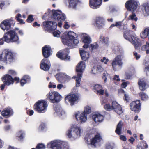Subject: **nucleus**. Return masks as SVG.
<instances>
[{"label": "nucleus", "instance_id": "f257e3e1", "mask_svg": "<svg viewBox=\"0 0 149 149\" xmlns=\"http://www.w3.org/2000/svg\"><path fill=\"white\" fill-rule=\"evenodd\" d=\"M75 33L70 31L64 33L62 36V42L65 45L70 46L73 45V43L76 45L79 43V41L77 39H74Z\"/></svg>", "mask_w": 149, "mask_h": 149}, {"label": "nucleus", "instance_id": "f03ea898", "mask_svg": "<svg viewBox=\"0 0 149 149\" xmlns=\"http://www.w3.org/2000/svg\"><path fill=\"white\" fill-rule=\"evenodd\" d=\"M133 32L130 30H127L124 32L123 36L124 38L134 45L136 49L140 47L142 44L140 40L134 36L132 35Z\"/></svg>", "mask_w": 149, "mask_h": 149}, {"label": "nucleus", "instance_id": "7ed1b4c3", "mask_svg": "<svg viewBox=\"0 0 149 149\" xmlns=\"http://www.w3.org/2000/svg\"><path fill=\"white\" fill-rule=\"evenodd\" d=\"M4 41L9 43L16 42L18 44L19 37L15 31L13 30H10L5 33L3 36Z\"/></svg>", "mask_w": 149, "mask_h": 149}, {"label": "nucleus", "instance_id": "20e7f679", "mask_svg": "<svg viewBox=\"0 0 149 149\" xmlns=\"http://www.w3.org/2000/svg\"><path fill=\"white\" fill-rule=\"evenodd\" d=\"M80 95L78 93H70L65 98V102H68L70 105L72 106L77 104L80 99Z\"/></svg>", "mask_w": 149, "mask_h": 149}, {"label": "nucleus", "instance_id": "39448f33", "mask_svg": "<svg viewBox=\"0 0 149 149\" xmlns=\"http://www.w3.org/2000/svg\"><path fill=\"white\" fill-rule=\"evenodd\" d=\"M48 106L47 102L44 100H39L33 106L34 110L39 113L45 112Z\"/></svg>", "mask_w": 149, "mask_h": 149}, {"label": "nucleus", "instance_id": "423d86ee", "mask_svg": "<svg viewBox=\"0 0 149 149\" xmlns=\"http://www.w3.org/2000/svg\"><path fill=\"white\" fill-rule=\"evenodd\" d=\"M14 60L13 53L7 50H5L0 56V61L4 62H11Z\"/></svg>", "mask_w": 149, "mask_h": 149}, {"label": "nucleus", "instance_id": "0eeeda50", "mask_svg": "<svg viewBox=\"0 0 149 149\" xmlns=\"http://www.w3.org/2000/svg\"><path fill=\"white\" fill-rule=\"evenodd\" d=\"M81 130L80 127L75 125L71 126V128L68 130L67 135L70 138L72 137H77L80 136Z\"/></svg>", "mask_w": 149, "mask_h": 149}, {"label": "nucleus", "instance_id": "6e6552de", "mask_svg": "<svg viewBox=\"0 0 149 149\" xmlns=\"http://www.w3.org/2000/svg\"><path fill=\"white\" fill-rule=\"evenodd\" d=\"M2 81L3 83H5L7 86H9L13 84L14 81L16 83L19 82V79L18 77H15L13 78L11 75H4L2 78Z\"/></svg>", "mask_w": 149, "mask_h": 149}, {"label": "nucleus", "instance_id": "1a4fd4ad", "mask_svg": "<svg viewBox=\"0 0 149 149\" xmlns=\"http://www.w3.org/2000/svg\"><path fill=\"white\" fill-rule=\"evenodd\" d=\"M49 98L51 102L53 103H58L62 99V97L58 92L52 91L49 93Z\"/></svg>", "mask_w": 149, "mask_h": 149}, {"label": "nucleus", "instance_id": "9d476101", "mask_svg": "<svg viewBox=\"0 0 149 149\" xmlns=\"http://www.w3.org/2000/svg\"><path fill=\"white\" fill-rule=\"evenodd\" d=\"M141 103L140 100H136L131 102L130 104V110L136 113H139L141 109Z\"/></svg>", "mask_w": 149, "mask_h": 149}, {"label": "nucleus", "instance_id": "9b49d317", "mask_svg": "<svg viewBox=\"0 0 149 149\" xmlns=\"http://www.w3.org/2000/svg\"><path fill=\"white\" fill-rule=\"evenodd\" d=\"M112 64L113 68L114 70L116 71L120 69L121 68L123 64L121 56L118 55L115 57L113 60Z\"/></svg>", "mask_w": 149, "mask_h": 149}, {"label": "nucleus", "instance_id": "f8f14e48", "mask_svg": "<svg viewBox=\"0 0 149 149\" xmlns=\"http://www.w3.org/2000/svg\"><path fill=\"white\" fill-rule=\"evenodd\" d=\"M139 3L134 0H129L126 2L125 6L127 10L130 11H134L137 8Z\"/></svg>", "mask_w": 149, "mask_h": 149}, {"label": "nucleus", "instance_id": "ddd939ff", "mask_svg": "<svg viewBox=\"0 0 149 149\" xmlns=\"http://www.w3.org/2000/svg\"><path fill=\"white\" fill-rule=\"evenodd\" d=\"M43 25L45 29L51 32L55 30L56 28L57 24L53 22L47 21L43 23Z\"/></svg>", "mask_w": 149, "mask_h": 149}, {"label": "nucleus", "instance_id": "4468645a", "mask_svg": "<svg viewBox=\"0 0 149 149\" xmlns=\"http://www.w3.org/2000/svg\"><path fill=\"white\" fill-rule=\"evenodd\" d=\"M13 23H14V22L11 19H6L1 23L0 27L3 30H8L10 29L11 24Z\"/></svg>", "mask_w": 149, "mask_h": 149}, {"label": "nucleus", "instance_id": "2eb2a0df", "mask_svg": "<svg viewBox=\"0 0 149 149\" xmlns=\"http://www.w3.org/2000/svg\"><path fill=\"white\" fill-rule=\"evenodd\" d=\"M53 17L55 19L64 20L66 17L65 15L61 11L53 10Z\"/></svg>", "mask_w": 149, "mask_h": 149}, {"label": "nucleus", "instance_id": "dca6fc26", "mask_svg": "<svg viewBox=\"0 0 149 149\" xmlns=\"http://www.w3.org/2000/svg\"><path fill=\"white\" fill-rule=\"evenodd\" d=\"M138 84L140 90L142 91L145 90L149 87V85L146 82V79L144 78L140 79L138 80Z\"/></svg>", "mask_w": 149, "mask_h": 149}, {"label": "nucleus", "instance_id": "f3484780", "mask_svg": "<svg viewBox=\"0 0 149 149\" xmlns=\"http://www.w3.org/2000/svg\"><path fill=\"white\" fill-rule=\"evenodd\" d=\"M68 50L65 49L62 52H59L57 54V56L62 60H69L70 59V56L68 55Z\"/></svg>", "mask_w": 149, "mask_h": 149}, {"label": "nucleus", "instance_id": "a211bd4d", "mask_svg": "<svg viewBox=\"0 0 149 149\" xmlns=\"http://www.w3.org/2000/svg\"><path fill=\"white\" fill-rule=\"evenodd\" d=\"M47 147L52 149H62V144L60 142L53 141L47 144Z\"/></svg>", "mask_w": 149, "mask_h": 149}, {"label": "nucleus", "instance_id": "6ab92c4d", "mask_svg": "<svg viewBox=\"0 0 149 149\" xmlns=\"http://www.w3.org/2000/svg\"><path fill=\"white\" fill-rule=\"evenodd\" d=\"M75 117L77 120L80 121L81 123H84L87 120V115L83 112L80 114L79 112L77 111L75 113Z\"/></svg>", "mask_w": 149, "mask_h": 149}, {"label": "nucleus", "instance_id": "aec40b11", "mask_svg": "<svg viewBox=\"0 0 149 149\" xmlns=\"http://www.w3.org/2000/svg\"><path fill=\"white\" fill-rule=\"evenodd\" d=\"M40 68L45 71H47L50 68L51 65L49 60L47 59H43L41 62Z\"/></svg>", "mask_w": 149, "mask_h": 149}, {"label": "nucleus", "instance_id": "412c9836", "mask_svg": "<svg viewBox=\"0 0 149 149\" xmlns=\"http://www.w3.org/2000/svg\"><path fill=\"white\" fill-rule=\"evenodd\" d=\"M95 21L96 26L98 28H101L104 26L105 25V20L102 17H96Z\"/></svg>", "mask_w": 149, "mask_h": 149}, {"label": "nucleus", "instance_id": "4be33fe9", "mask_svg": "<svg viewBox=\"0 0 149 149\" xmlns=\"http://www.w3.org/2000/svg\"><path fill=\"white\" fill-rule=\"evenodd\" d=\"M113 110L119 115H120L123 113L122 108L121 106L116 101H113Z\"/></svg>", "mask_w": 149, "mask_h": 149}, {"label": "nucleus", "instance_id": "5701e85b", "mask_svg": "<svg viewBox=\"0 0 149 149\" xmlns=\"http://www.w3.org/2000/svg\"><path fill=\"white\" fill-rule=\"evenodd\" d=\"M92 118L93 120L97 124L102 122L104 119L103 116L100 113L94 114L92 115Z\"/></svg>", "mask_w": 149, "mask_h": 149}, {"label": "nucleus", "instance_id": "b1692460", "mask_svg": "<svg viewBox=\"0 0 149 149\" xmlns=\"http://www.w3.org/2000/svg\"><path fill=\"white\" fill-rule=\"evenodd\" d=\"M102 0H89V5L93 8L97 9L101 5Z\"/></svg>", "mask_w": 149, "mask_h": 149}, {"label": "nucleus", "instance_id": "393cba45", "mask_svg": "<svg viewBox=\"0 0 149 149\" xmlns=\"http://www.w3.org/2000/svg\"><path fill=\"white\" fill-rule=\"evenodd\" d=\"M51 48L49 45L45 46L42 49V52L44 56L46 58H48L51 54Z\"/></svg>", "mask_w": 149, "mask_h": 149}, {"label": "nucleus", "instance_id": "a878e982", "mask_svg": "<svg viewBox=\"0 0 149 149\" xmlns=\"http://www.w3.org/2000/svg\"><path fill=\"white\" fill-rule=\"evenodd\" d=\"M102 139V137L100 134L97 133L93 138L91 139L90 144L94 145L96 143L101 141Z\"/></svg>", "mask_w": 149, "mask_h": 149}, {"label": "nucleus", "instance_id": "bb28decb", "mask_svg": "<svg viewBox=\"0 0 149 149\" xmlns=\"http://www.w3.org/2000/svg\"><path fill=\"white\" fill-rule=\"evenodd\" d=\"M13 113L11 109L6 108L3 109L1 112V114L3 117L8 118L12 115Z\"/></svg>", "mask_w": 149, "mask_h": 149}, {"label": "nucleus", "instance_id": "cd10ccee", "mask_svg": "<svg viewBox=\"0 0 149 149\" xmlns=\"http://www.w3.org/2000/svg\"><path fill=\"white\" fill-rule=\"evenodd\" d=\"M86 67L85 62L81 61L77 64L76 67V71L77 72L81 73L85 69Z\"/></svg>", "mask_w": 149, "mask_h": 149}, {"label": "nucleus", "instance_id": "c85d7f7f", "mask_svg": "<svg viewBox=\"0 0 149 149\" xmlns=\"http://www.w3.org/2000/svg\"><path fill=\"white\" fill-rule=\"evenodd\" d=\"M31 80L30 77L28 75H25L22 78L19 82H20V85L22 86H23L26 83L30 82Z\"/></svg>", "mask_w": 149, "mask_h": 149}, {"label": "nucleus", "instance_id": "c756f323", "mask_svg": "<svg viewBox=\"0 0 149 149\" xmlns=\"http://www.w3.org/2000/svg\"><path fill=\"white\" fill-rule=\"evenodd\" d=\"M80 53L82 59L84 61L86 60L89 57V54L88 52L81 50L80 51Z\"/></svg>", "mask_w": 149, "mask_h": 149}, {"label": "nucleus", "instance_id": "7c9ffc66", "mask_svg": "<svg viewBox=\"0 0 149 149\" xmlns=\"http://www.w3.org/2000/svg\"><path fill=\"white\" fill-rule=\"evenodd\" d=\"M24 135V133L22 130H20L17 133L16 136L19 141H22L23 140Z\"/></svg>", "mask_w": 149, "mask_h": 149}, {"label": "nucleus", "instance_id": "2f4dec72", "mask_svg": "<svg viewBox=\"0 0 149 149\" xmlns=\"http://www.w3.org/2000/svg\"><path fill=\"white\" fill-rule=\"evenodd\" d=\"M77 76H74L72 77L76 80V86L77 87H79L81 85L80 81L82 77V75H77Z\"/></svg>", "mask_w": 149, "mask_h": 149}, {"label": "nucleus", "instance_id": "473e14b6", "mask_svg": "<svg viewBox=\"0 0 149 149\" xmlns=\"http://www.w3.org/2000/svg\"><path fill=\"white\" fill-rule=\"evenodd\" d=\"M123 125L122 121H120L117 125L115 132L118 135H120L121 134Z\"/></svg>", "mask_w": 149, "mask_h": 149}, {"label": "nucleus", "instance_id": "72a5a7b5", "mask_svg": "<svg viewBox=\"0 0 149 149\" xmlns=\"http://www.w3.org/2000/svg\"><path fill=\"white\" fill-rule=\"evenodd\" d=\"M149 33V29L148 28H146L141 33V37L142 38H145L148 36Z\"/></svg>", "mask_w": 149, "mask_h": 149}, {"label": "nucleus", "instance_id": "f704fd0d", "mask_svg": "<svg viewBox=\"0 0 149 149\" xmlns=\"http://www.w3.org/2000/svg\"><path fill=\"white\" fill-rule=\"evenodd\" d=\"M138 95L142 100H145L148 99V95L143 92L142 91L139 93Z\"/></svg>", "mask_w": 149, "mask_h": 149}, {"label": "nucleus", "instance_id": "c9c22d12", "mask_svg": "<svg viewBox=\"0 0 149 149\" xmlns=\"http://www.w3.org/2000/svg\"><path fill=\"white\" fill-rule=\"evenodd\" d=\"M143 7L146 15H149V3H144L143 5Z\"/></svg>", "mask_w": 149, "mask_h": 149}, {"label": "nucleus", "instance_id": "e433bc0d", "mask_svg": "<svg viewBox=\"0 0 149 149\" xmlns=\"http://www.w3.org/2000/svg\"><path fill=\"white\" fill-rule=\"evenodd\" d=\"M113 101L111 103V105L107 103L105 104L104 106V108L105 110L107 111H110L113 110Z\"/></svg>", "mask_w": 149, "mask_h": 149}, {"label": "nucleus", "instance_id": "4c0bfd02", "mask_svg": "<svg viewBox=\"0 0 149 149\" xmlns=\"http://www.w3.org/2000/svg\"><path fill=\"white\" fill-rule=\"evenodd\" d=\"M78 1L79 0H70L69 6L73 8H75Z\"/></svg>", "mask_w": 149, "mask_h": 149}, {"label": "nucleus", "instance_id": "58836bf2", "mask_svg": "<svg viewBox=\"0 0 149 149\" xmlns=\"http://www.w3.org/2000/svg\"><path fill=\"white\" fill-rule=\"evenodd\" d=\"M103 70L102 67L99 66L97 68H93L91 70V72L93 74H96L95 72L97 71V73L99 74L100 72H102Z\"/></svg>", "mask_w": 149, "mask_h": 149}, {"label": "nucleus", "instance_id": "ea45409f", "mask_svg": "<svg viewBox=\"0 0 149 149\" xmlns=\"http://www.w3.org/2000/svg\"><path fill=\"white\" fill-rule=\"evenodd\" d=\"M83 42L85 43L90 44L91 42V40L89 36L87 35L84 36Z\"/></svg>", "mask_w": 149, "mask_h": 149}, {"label": "nucleus", "instance_id": "a19ab883", "mask_svg": "<svg viewBox=\"0 0 149 149\" xmlns=\"http://www.w3.org/2000/svg\"><path fill=\"white\" fill-rule=\"evenodd\" d=\"M142 50L145 51L147 54H149V43L146 42V45L142 47Z\"/></svg>", "mask_w": 149, "mask_h": 149}, {"label": "nucleus", "instance_id": "79ce46f5", "mask_svg": "<svg viewBox=\"0 0 149 149\" xmlns=\"http://www.w3.org/2000/svg\"><path fill=\"white\" fill-rule=\"evenodd\" d=\"M100 41L105 44L108 45L109 42V38L107 37L101 36L100 38Z\"/></svg>", "mask_w": 149, "mask_h": 149}, {"label": "nucleus", "instance_id": "37998d69", "mask_svg": "<svg viewBox=\"0 0 149 149\" xmlns=\"http://www.w3.org/2000/svg\"><path fill=\"white\" fill-rule=\"evenodd\" d=\"M84 114L87 115L91 112V108L88 106H87L85 107L84 111L83 112Z\"/></svg>", "mask_w": 149, "mask_h": 149}, {"label": "nucleus", "instance_id": "c03bdc74", "mask_svg": "<svg viewBox=\"0 0 149 149\" xmlns=\"http://www.w3.org/2000/svg\"><path fill=\"white\" fill-rule=\"evenodd\" d=\"M114 147V145L113 143H108L106 145V149H113Z\"/></svg>", "mask_w": 149, "mask_h": 149}, {"label": "nucleus", "instance_id": "a18cd8bd", "mask_svg": "<svg viewBox=\"0 0 149 149\" xmlns=\"http://www.w3.org/2000/svg\"><path fill=\"white\" fill-rule=\"evenodd\" d=\"M136 15L134 13H132V15H130L129 17V19L132 20H134L135 21H136L137 20V18L135 17Z\"/></svg>", "mask_w": 149, "mask_h": 149}, {"label": "nucleus", "instance_id": "49530a36", "mask_svg": "<svg viewBox=\"0 0 149 149\" xmlns=\"http://www.w3.org/2000/svg\"><path fill=\"white\" fill-rule=\"evenodd\" d=\"M21 17V15L20 14H18L16 15L15 17L17 21L20 22L21 23L24 24L25 23L23 21V20L19 18V17Z\"/></svg>", "mask_w": 149, "mask_h": 149}, {"label": "nucleus", "instance_id": "de8ad7c7", "mask_svg": "<svg viewBox=\"0 0 149 149\" xmlns=\"http://www.w3.org/2000/svg\"><path fill=\"white\" fill-rule=\"evenodd\" d=\"M45 146L42 143L38 144L36 147V149H45Z\"/></svg>", "mask_w": 149, "mask_h": 149}, {"label": "nucleus", "instance_id": "09e8293b", "mask_svg": "<svg viewBox=\"0 0 149 149\" xmlns=\"http://www.w3.org/2000/svg\"><path fill=\"white\" fill-rule=\"evenodd\" d=\"M94 87L95 89L97 92L98 91H99L100 90H101V89H102V86L97 84L95 85Z\"/></svg>", "mask_w": 149, "mask_h": 149}, {"label": "nucleus", "instance_id": "8fccbe9b", "mask_svg": "<svg viewBox=\"0 0 149 149\" xmlns=\"http://www.w3.org/2000/svg\"><path fill=\"white\" fill-rule=\"evenodd\" d=\"M100 102L102 105L107 104V103L108 102L107 99L104 97L102 98L100 100Z\"/></svg>", "mask_w": 149, "mask_h": 149}, {"label": "nucleus", "instance_id": "3c124183", "mask_svg": "<svg viewBox=\"0 0 149 149\" xmlns=\"http://www.w3.org/2000/svg\"><path fill=\"white\" fill-rule=\"evenodd\" d=\"M91 46L92 50L97 49L98 47V45L96 43L93 44H91Z\"/></svg>", "mask_w": 149, "mask_h": 149}, {"label": "nucleus", "instance_id": "603ef678", "mask_svg": "<svg viewBox=\"0 0 149 149\" xmlns=\"http://www.w3.org/2000/svg\"><path fill=\"white\" fill-rule=\"evenodd\" d=\"M34 20V19L33 17V15H30L29 16L28 19H27V21L28 22H31L32 21Z\"/></svg>", "mask_w": 149, "mask_h": 149}, {"label": "nucleus", "instance_id": "864d4df0", "mask_svg": "<svg viewBox=\"0 0 149 149\" xmlns=\"http://www.w3.org/2000/svg\"><path fill=\"white\" fill-rule=\"evenodd\" d=\"M60 33L59 31H55L53 33V35L54 36L58 37L60 36Z\"/></svg>", "mask_w": 149, "mask_h": 149}, {"label": "nucleus", "instance_id": "5fc2aeb1", "mask_svg": "<svg viewBox=\"0 0 149 149\" xmlns=\"http://www.w3.org/2000/svg\"><path fill=\"white\" fill-rule=\"evenodd\" d=\"M124 100L126 101L127 102H129L130 99V97L127 95L126 94H125Z\"/></svg>", "mask_w": 149, "mask_h": 149}, {"label": "nucleus", "instance_id": "6e6d98bb", "mask_svg": "<svg viewBox=\"0 0 149 149\" xmlns=\"http://www.w3.org/2000/svg\"><path fill=\"white\" fill-rule=\"evenodd\" d=\"M116 26L117 27H120L122 26V22L119 21L116 22Z\"/></svg>", "mask_w": 149, "mask_h": 149}, {"label": "nucleus", "instance_id": "4d7b16f0", "mask_svg": "<svg viewBox=\"0 0 149 149\" xmlns=\"http://www.w3.org/2000/svg\"><path fill=\"white\" fill-rule=\"evenodd\" d=\"M128 84L127 82H123L121 84V87L123 88H125L127 86Z\"/></svg>", "mask_w": 149, "mask_h": 149}, {"label": "nucleus", "instance_id": "13d9d810", "mask_svg": "<svg viewBox=\"0 0 149 149\" xmlns=\"http://www.w3.org/2000/svg\"><path fill=\"white\" fill-rule=\"evenodd\" d=\"M97 92V93L99 94L100 95H104V90L101 89V90H100L98 91Z\"/></svg>", "mask_w": 149, "mask_h": 149}, {"label": "nucleus", "instance_id": "bf43d9fd", "mask_svg": "<svg viewBox=\"0 0 149 149\" xmlns=\"http://www.w3.org/2000/svg\"><path fill=\"white\" fill-rule=\"evenodd\" d=\"M108 61V59H106V58L105 57H104L102 59H101V61L102 62H104V63L105 64H107Z\"/></svg>", "mask_w": 149, "mask_h": 149}, {"label": "nucleus", "instance_id": "052dcab7", "mask_svg": "<svg viewBox=\"0 0 149 149\" xmlns=\"http://www.w3.org/2000/svg\"><path fill=\"white\" fill-rule=\"evenodd\" d=\"M27 114L29 116H31L34 113V111L33 110H29L27 111Z\"/></svg>", "mask_w": 149, "mask_h": 149}, {"label": "nucleus", "instance_id": "680f3d73", "mask_svg": "<svg viewBox=\"0 0 149 149\" xmlns=\"http://www.w3.org/2000/svg\"><path fill=\"white\" fill-rule=\"evenodd\" d=\"M8 74H15L17 73V72L14 70H9L8 72Z\"/></svg>", "mask_w": 149, "mask_h": 149}, {"label": "nucleus", "instance_id": "e2e57ef3", "mask_svg": "<svg viewBox=\"0 0 149 149\" xmlns=\"http://www.w3.org/2000/svg\"><path fill=\"white\" fill-rule=\"evenodd\" d=\"M48 87L49 88H55L56 87V85H53V84L51 82H50L49 84L48 85Z\"/></svg>", "mask_w": 149, "mask_h": 149}, {"label": "nucleus", "instance_id": "0e129e2a", "mask_svg": "<svg viewBox=\"0 0 149 149\" xmlns=\"http://www.w3.org/2000/svg\"><path fill=\"white\" fill-rule=\"evenodd\" d=\"M61 75H55V77L58 81H59L62 80V78L61 77Z\"/></svg>", "mask_w": 149, "mask_h": 149}, {"label": "nucleus", "instance_id": "69168bd1", "mask_svg": "<svg viewBox=\"0 0 149 149\" xmlns=\"http://www.w3.org/2000/svg\"><path fill=\"white\" fill-rule=\"evenodd\" d=\"M114 80H116L117 81H120V79L119 78V76L118 75H115L114 77L113 78Z\"/></svg>", "mask_w": 149, "mask_h": 149}, {"label": "nucleus", "instance_id": "338daca9", "mask_svg": "<svg viewBox=\"0 0 149 149\" xmlns=\"http://www.w3.org/2000/svg\"><path fill=\"white\" fill-rule=\"evenodd\" d=\"M5 2V1H1L0 3V8L1 9H2V7L4 5Z\"/></svg>", "mask_w": 149, "mask_h": 149}, {"label": "nucleus", "instance_id": "774afa93", "mask_svg": "<svg viewBox=\"0 0 149 149\" xmlns=\"http://www.w3.org/2000/svg\"><path fill=\"white\" fill-rule=\"evenodd\" d=\"M128 141L132 144H133L134 141H135V139L132 137H131L130 139L128 140Z\"/></svg>", "mask_w": 149, "mask_h": 149}]
</instances>
